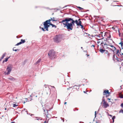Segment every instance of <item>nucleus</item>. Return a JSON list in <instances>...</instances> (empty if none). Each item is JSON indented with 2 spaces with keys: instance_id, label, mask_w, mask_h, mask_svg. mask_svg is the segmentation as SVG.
Returning a JSON list of instances; mask_svg holds the SVG:
<instances>
[{
  "instance_id": "obj_9",
  "label": "nucleus",
  "mask_w": 123,
  "mask_h": 123,
  "mask_svg": "<svg viewBox=\"0 0 123 123\" xmlns=\"http://www.w3.org/2000/svg\"><path fill=\"white\" fill-rule=\"evenodd\" d=\"M116 56L117 58L118 59V58L120 57V54H119V50L117 49L116 54Z\"/></svg>"
},
{
  "instance_id": "obj_42",
  "label": "nucleus",
  "mask_w": 123,
  "mask_h": 123,
  "mask_svg": "<svg viewBox=\"0 0 123 123\" xmlns=\"http://www.w3.org/2000/svg\"><path fill=\"white\" fill-rule=\"evenodd\" d=\"M78 7L80 9V10H81L83 9V8H82L80 7Z\"/></svg>"
},
{
  "instance_id": "obj_37",
  "label": "nucleus",
  "mask_w": 123,
  "mask_h": 123,
  "mask_svg": "<svg viewBox=\"0 0 123 123\" xmlns=\"http://www.w3.org/2000/svg\"><path fill=\"white\" fill-rule=\"evenodd\" d=\"M52 27H55V28H56V25H53V24L52 25Z\"/></svg>"
},
{
  "instance_id": "obj_8",
  "label": "nucleus",
  "mask_w": 123,
  "mask_h": 123,
  "mask_svg": "<svg viewBox=\"0 0 123 123\" xmlns=\"http://www.w3.org/2000/svg\"><path fill=\"white\" fill-rule=\"evenodd\" d=\"M68 18H66L64 19H63L62 21L60 22V23H62L63 24L65 25H66L65 24H67V22H68Z\"/></svg>"
},
{
  "instance_id": "obj_44",
  "label": "nucleus",
  "mask_w": 123,
  "mask_h": 123,
  "mask_svg": "<svg viewBox=\"0 0 123 123\" xmlns=\"http://www.w3.org/2000/svg\"><path fill=\"white\" fill-rule=\"evenodd\" d=\"M111 36L110 34L109 36L108 37V38H109V39L111 38Z\"/></svg>"
},
{
  "instance_id": "obj_34",
  "label": "nucleus",
  "mask_w": 123,
  "mask_h": 123,
  "mask_svg": "<svg viewBox=\"0 0 123 123\" xmlns=\"http://www.w3.org/2000/svg\"><path fill=\"white\" fill-rule=\"evenodd\" d=\"M51 19H50L51 20L53 21H55V22H56L57 21V20H54V19H52V18H51Z\"/></svg>"
},
{
  "instance_id": "obj_49",
  "label": "nucleus",
  "mask_w": 123,
  "mask_h": 123,
  "mask_svg": "<svg viewBox=\"0 0 123 123\" xmlns=\"http://www.w3.org/2000/svg\"><path fill=\"white\" fill-rule=\"evenodd\" d=\"M96 111H95V118L96 117Z\"/></svg>"
},
{
  "instance_id": "obj_7",
  "label": "nucleus",
  "mask_w": 123,
  "mask_h": 123,
  "mask_svg": "<svg viewBox=\"0 0 123 123\" xmlns=\"http://www.w3.org/2000/svg\"><path fill=\"white\" fill-rule=\"evenodd\" d=\"M103 33H100V34H99L98 35H95V36L96 37L98 38V40H100L101 39H103L104 38L103 36Z\"/></svg>"
},
{
  "instance_id": "obj_31",
  "label": "nucleus",
  "mask_w": 123,
  "mask_h": 123,
  "mask_svg": "<svg viewBox=\"0 0 123 123\" xmlns=\"http://www.w3.org/2000/svg\"><path fill=\"white\" fill-rule=\"evenodd\" d=\"M49 20V25H51V26H52V25H53V24H52V23H51L50 22V21H51V20L50 19H49V20Z\"/></svg>"
},
{
  "instance_id": "obj_11",
  "label": "nucleus",
  "mask_w": 123,
  "mask_h": 123,
  "mask_svg": "<svg viewBox=\"0 0 123 123\" xmlns=\"http://www.w3.org/2000/svg\"><path fill=\"white\" fill-rule=\"evenodd\" d=\"M8 79L12 81H14L16 80V79L15 78L12 76H10L8 78Z\"/></svg>"
},
{
  "instance_id": "obj_2",
  "label": "nucleus",
  "mask_w": 123,
  "mask_h": 123,
  "mask_svg": "<svg viewBox=\"0 0 123 123\" xmlns=\"http://www.w3.org/2000/svg\"><path fill=\"white\" fill-rule=\"evenodd\" d=\"M48 55L49 58L52 59L55 58L56 56V53L54 50H50L48 53Z\"/></svg>"
},
{
  "instance_id": "obj_18",
  "label": "nucleus",
  "mask_w": 123,
  "mask_h": 123,
  "mask_svg": "<svg viewBox=\"0 0 123 123\" xmlns=\"http://www.w3.org/2000/svg\"><path fill=\"white\" fill-rule=\"evenodd\" d=\"M6 55V53H4L2 55V56L1 57L0 59V61H1V60H2L4 57V56H5V55Z\"/></svg>"
},
{
  "instance_id": "obj_47",
  "label": "nucleus",
  "mask_w": 123,
  "mask_h": 123,
  "mask_svg": "<svg viewBox=\"0 0 123 123\" xmlns=\"http://www.w3.org/2000/svg\"><path fill=\"white\" fill-rule=\"evenodd\" d=\"M121 106L122 107H123V103H122L121 104Z\"/></svg>"
},
{
  "instance_id": "obj_55",
  "label": "nucleus",
  "mask_w": 123,
  "mask_h": 123,
  "mask_svg": "<svg viewBox=\"0 0 123 123\" xmlns=\"http://www.w3.org/2000/svg\"><path fill=\"white\" fill-rule=\"evenodd\" d=\"M65 6L63 8H64L65 7H66L67 6Z\"/></svg>"
},
{
  "instance_id": "obj_3",
  "label": "nucleus",
  "mask_w": 123,
  "mask_h": 123,
  "mask_svg": "<svg viewBox=\"0 0 123 123\" xmlns=\"http://www.w3.org/2000/svg\"><path fill=\"white\" fill-rule=\"evenodd\" d=\"M66 25L64 26V27H66L68 31H69L70 30H72L73 28V27L72 26V24L71 23H69L68 22H67V24H65Z\"/></svg>"
},
{
  "instance_id": "obj_10",
  "label": "nucleus",
  "mask_w": 123,
  "mask_h": 123,
  "mask_svg": "<svg viewBox=\"0 0 123 123\" xmlns=\"http://www.w3.org/2000/svg\"><path fill=\"white\" fill-rule=\"evenodd\" d=\"M103 106L104 108H106L107 107L109 106V104L106 102H105L103 103Z\"/></svg>"
},
{
  "instance_id": "obj_28",
  "label": "nucleus",
  "mask_w": 123,
  "mask_h": 123,
  "mask_svg": "<svg viewBox=\"0 0 123 123\" xmlns=\"http://www.w3.org/2000/svg\"><path fill=\"white\" fill-rule=\"evenodd\" d=\"M15 48V47H14L13 49V50L14 51H17L18 50V49H14Z\"/></svg>"
},
{
  "instance_id": "obj_33",
  "label": "nucleus",
  "mask_w": 123,
  "mask_h": 123,
  "mask_svg": "<svg viewBox=\"0 0 123 123\" xmlns=\"http://www.w3.org/2000/svg\"><path fill=\"white\" fill-rule=\"evenodd\" d=\"M119 113H123V110L122 109L121 110L119 111Z\"/></svg>"
},
{
  "instance_id": "obj_39",
  "label": "nucleus",
  "mask_w": 123,
  "mask_h": 123,
  "mask_svg": "<svg viewBox=\"0 0 123 123\" xmlns=\"http://www.w3.org/2000/svg\"><path fill=\"white\" fill-rule=\"evenodd\" d=\"M115 118V116H113L112 118V120H114V119Z\"/></svg>"
},
{
  "instance_id": "obj_61",
  "label": "nucleus",
  "mask_w": 123,
  "mask_h": 123,
  "mask_svg": "<svg viewBox=\"0 0 123 123\" xmlns=\"http://www.w3.org/2000/svg\"><path fill=\"white\" fill-rule=\"evenodd\" d=\"M67 103V102H65V103H64V104L65 105L66 103Z\"/></svg>"
},
{
  "instance_id": "obj_16",
  "label": "nucleus",
  "mask_w": 123,
  "mask_h": 123,
  "mask_svg": "<svg viewBox=\"0 0 123 123\" xmlns=\"http://www.w3.org/2000/svg\"><path fill=\"white\" fill-rule=\"evenodd\" d=\"M41 61V59H39L36 63L35 64L36 65L38 64Z\"/></svg>"
},
{
  "instance_id": "obj_48",
  "label": "nucleus",
  "mask_w": 123,
  "mask_h": 123,
  "mask_svg": "<svg viewBox=\"0 0 123 123\" xmlns=\"http://www.w3.org/2000/svg\"><path fill=\"white\" fill-rule=\"evenodd\" d=\"M91 47H93V48H94L95 47V46L94 45H92L91 46Z\"/></svg>"
},
{
  "instance_id": "obj_21",
  "label": "nucleus",
  "mask_w": 123,
  "mask_h": 123,
  "mask_svg": "<svg viewBox=\"0 0 123 123\" xmlns=\"http://www.w3.org/2000/svg\"><path fill=\"white\" fill-rule=\"evenodd\" d=\"M25 42V40L23 39H21V41L20 42L21 43V44L24 43Z\"/></svg>"
},
{
  "instance_id": "obj_29",
  "label": "nucleus",
  "mask_w": 123,
  "mask_h": 123,
  "mask_svg": "<svg viewBox=\"0 0 123 123\" xmlns=\"http://www.w3.org/2000/svg\"><path fill=\"white\" fill-rule=\"evenodd\" d=\"M119 44H121V47L123 46V43L122 41L119 43Z\"/></svg>"
},
{
  "instance_id": "obj_52",
  "label": "nucleus",
  "mask_w": 123,
  "mask_h": 123,
  "mask_svg": "<svg viewBox=\"0 0 123 123\" xmlns=\"http://www.w3.org/2000/svg\"><path fill=\"white\" fill-rule=\"evenodd\" d=\"M113 58H115V54H114V55H113Z\"/></svg>"
},
{
  "instance_id": "obj_43",
  "label": "nucleus",
  "mask_w": 123,
  "mask_h": 123,
  "mask_svg": "<svg viewBox=\"0 0 123 123\" xmlns=\"http://www.w3.org/2000/svg\"><path fill=\"white\" fill-rule=\"evenodd\" d=\"M61 118L62 120H63V122H64V118H62L61 117Z\"/></svg>"
},
{
  "instance_id": "obj_4",
  "label": "nucleus",
  "mask_w": 123,
  "mask_h": 123,
  "mask_svg": "<svg viewBox=\"0 0 123 123\" xmlns=\"http://www.w3.org/2000/svg\"><path fill=\"white\" fill-rule=\"evenodd\" d=\"M12 65L11 64L9 65L6 68V70L7 71V73L6 72H5V75L7 74V75L9 74L11 72L12 70Z\"/></svg>"
},
{
  "instance_id": "obj_30",
  "label": "nucleus",
  "mask_w": 123,
  "mask_h": 123,
  "mask_svg": "<svg viewBox=\"0 0 123 123\" xmlns=\"http://www.w3.org/2000/svg\"><path fill=\"white\" fill-rule=\"evenodd\" d=\"M21 44V43H20V42L19 43H17L16 45H16V46H18V45H19L20 44Z\"/></svg>"
},
{
  "instance_id": "obj_41",
  "label": "nucleus",
  "mask_w": 123,
  "mask_h": 123,
  "mask_svg": "<svg viewBox=\"0 0 123 123\" xmlns=\"http://www.w3.org/2000/svg\"><path fill=\"white\" fill-rule=\"evenodd\" d=\"M100 17L99 16H96V18H100Z\"/></svg>"
},
{
  "instance_id": "obj_23",
  "label": "nucleus",
  "mask_w": 123,
  "mask_h": 123,
  "mask_svg": "<svg viewBox=\"0 0 123 123\" xmlns=\"http://www.w3.org/2000/svg\"><path fill=\"white\" fill-rule=\"evenodd\" d=\"M81 23H82V22L80 21L79 22H78V25H77V26H79L80 25H81Z\"/></svg>"
},
{
  "instance_id": "obj_57",
  "label": "nucleus",
  "mask_w": 123,
  "mask_h": 123,
  "mask_svg": "<svg viewBox=\"0 0 123 123\" xmlns=\"http://www.w3.org/2000/svg\"><path fill=\"white\" fill-rule=\"evenodd\" d=\"M109 116L111 117H112V116L111 115H109Z\"/></svg>"
},
{
  "instance_id": "obj_45",
  "label": "nucleus",
  "mask_w": 123,
  "mask_h": 123,
  "mask_svg": "<svg viewBox=\"0 0 123 123\" xmlns=\"http://www.w3.org/2000/svg\"><path fill=\"white\" fill-rule=\"evenodd\" d=\"M78 109H77V108H75V109H74V111H75V110H78Z\"/></svg>"
},
{
  "instance_id": "obj_32",
  "label": "nucleus",
  "mask_w": 123,
  "mask_h": 123,
  "mask_svg": "<svg viewBox=\"0 0 123 123\" xmlns=\"http://www.w3.org/2000/svg\"><path fill=\"white\" fill-rule=\"evenodd\" d=\"M104 97H103V99H102V102H104H104H106L105 101V99H104Z\"/></svg>"
},
{
  "instance_id": "obj_27",
  "label": "nucleus",
  "mask_w": 123,
  "mask_h": 123,
  "mask_svg": "<svg viewBox=\"0 0 123 123\" xmlns=\"http://www.w3.org/2000/svg\"><path fill=\"white\" fill-rule=\"evenodd\" d=\"M75 21V23L77 24V25H78V20H76Z\"/></svg>"
},
{
  "instance_id": "obj_56",
  "label": "nucleus",
  "mask_w": 123,
  "mask_h": 123,
  "mask_svg": "<svg viewBox=\"0 0 123 123\" xmlns=\"http://www.w3.org/2000/svg\"><path fill=\"white\" fill-rule=\"evenodd\" d=\"M114 122V120H112V123H113Z\"/></svg>"
},
{
  "instance_id": "obj_40",
  "label": "nucleus",
  "mask_w": 123,
  "mask_h": 123,
  "mask_svg": "<svg viewBox=\"0 0 123 123\" xmlns=\"http://www.w3.org/2000/svg\"><path fill=\"white\" fill-rule=\"evenodd\" d=\"M24 110L27 113V114H28V112L27 111V110H26V109H24Z\"/></svg>"
},
{
  "instance_id": "obj_14",
  "label": "nucleus",
  "mask_w": 123,
  "mask_h": 123,
  "mask_svg": "<svg viewBox=\"0 0 123 123\" xmlns=\"http://www.w3.org/2000/svg\"><path fill=\"white\" fill-rule=\"evenodd\" d=\"M103 93H104L103 94L104 95H105V94H109V93H110L109 92V90H104L103 92Z\"/></svg>"
},
{
  "instance_id": "obj_64",
  "label": "nucleus",
  "mask_w": 123,
  "mask_h": 123,
  "mask_svg": "<svg viewBox=\"0 0 123 123\" xmlns=\"http://www.w3.org/2000/svg\"><path fill=\"white\" fill-rule=\"evenodd\" d=\"M84 93H86V92H85L84 91Z\"/></svg>"
},
{
  "instance_id": "obj_17",
  "label": "nucleus",
  "mask_w": 123,
  "mask_h": 123,
  "mask_svg": "<svg viewBox=\"0 0 123 123\" xmlns=\"http://www.w3.org/2000/svg\"><path fill=\"white\" fill-rule=\"evenodd\" d=\"M104 43V42H102L101 43L100 45L101 46V48L103 49H105V46H104V45L103 44Z\"/></svg>"
},
{
  "instance_id": "obj_51",
  "label": "nucleus",
  "mask_w": 123,
  "mask_h": 123,
  "mask_svg": "<svg viewBox=\"0 0 123 123\" xmlns=\"http://www.w3.org/2000/svg\"><path fill=\"white\" fill-rule=\"evenodd\" d=\"M119 35L120 37V33L119 32Z\"/></svg>"
},
{
  "instance_id": "obj_46",
  "label": "nucleus",
  "mask_w": 123,
  "mask_h": 123,
  "mask_svg": "<svg viewBox=\"0 0 123 123\" xmlns=\"http://www.w3.org/2000/svg\"><path fill=\"white\" fill-rule=\"evenodd\" d=\"M71 24H72V26H73H73L74 25V23H71Z\"/></svg>"
},
{
  "instance_id": "obj_26",
  "label": "nucleus",
  "mask_w": 123,
  "mask_h": 123,
  "mask_svg": "<svg viewBox=\"0 0 123 123\" xmlns=\"http://www.w3.org/2000/svg\"><path fill=\"white\" fill-rule=\"evenodd\" d=\"M9 57H8V58H6L5 60H4L3 61V62H7L8 61V59H9Z\"/></svg>"
},
{
  "instance_id": "obj_24",
  "label": "nucleus",
  "mask_w": 123,
  "mask_h": 123,
  "mask_svg": "<svg viewBox=\"0 0 123 123\" xmlns=\"http://www.w3.org/2000/svg\"><path fill=\"white\" fill-rule=\"evenodd\" d=\"M109 45L112 48H114L115 49V50H116L117 49L113 45H110L109 44Z\"/></svg>"
},
{
  "instance_id": "obj_58",
  "label": "nucleus",
  "mask_w": 123,
  "mask_h": 123,
  "mask_svg": "<svg viewBox=\"0 0 123 123\" xmlns=\"http://www.w3.org/2000/svg\"><path fill=\"white\" fill-rule=\"evenodd\" d=\"M44 123H46V121H44Z\"/></svg>"
},
{
  "instance_id": "obj_59",
  "label": "nucleus",
  "mask_w": 123,
  "mask_h": 123,
  "mask_svg": "<svg viewBox=\"0 0 123 123\" xmlns=\"http://www.w3.org/2000/svg\"><path fill=\"white\" fill-rule=\"evenodd\" d=\"M121 47V48L122 49H123V46Z\"/></svg>"
},
{
  "instance_id": "obj_62",
  "label": "nucleus",
  "mask_w": 123,
  "mask_h": 123,
  "mask_svg": "<svg viewBox=\"0 0 123 123\" xmlns=\"http://www.w3.org/2000/svg\"><path fill=\"white\" fill-rule=\"evenodd\" d=\"M117 61H119V62L120 61H119V60L117 59Z\"/></svg>"
},
{
  "instance_id": "obj_54",
  "label": "nucleus",
  "mask_w": 123,
  "mask_h": 123,
  "mask_svg": "<svg viewBox=\"0 0 123 123\" xmlns=\"http://www.w3.org/2000/svg\"><path fill=\"white\" fill-rule=\"evenodd\" d=\"M37 120H41V119H40V118H38V119H37Z\"/></svg>"
},
{
  "instance_id": "obj_5",
  "label": "nucleus",
  "mask_w": 123,
  "mask_h": 123,
  "mask_svg": "<svg viewBox=\"0 0 123 123\" xmlns=\"http://www.w3.org/2000/svg\"><path fill=\"white\" fill-rule=\"evenodd\" d=\"M43 110L44 112H45L44 113V116L46 118H51V115L49 114V113H48V111L50 110H51V109H50V110L46 109V112H45V109H43Z\"/></svg>"
},
{
  "instance_id": "obj_35",
  "label": "nucleus",
  "mask_w": 123,
  "mask_h": 123,
  "mask_svg": "<svg viewBox=\"0 0 123 123\" xmlns=\"http://www.w3.org/2000/svg\"><path fill=\"white\" fill-rule=\"evenodd\" d=\"M103 44L104 45V46H106L108 45V44L106 43V42H105V43H103Z\"/></svg>"
},
{
  "instance_id": "obj_19",
  "label": "nucleus",
  "mask_w": 123,
  "mask_h": 123,
  "mask_svg": "<svg viewBox=\"0 0 123 123\" xmlns=\"http://www.w3.org/2000/svg\"><path fill=\"white\" fill-rule=\"evenodd\" d=\"M99 51L101 53H103L105 52V50L102 49H100Z\"/></svg>"
},
{
  "instance_id": "obj_38",
  "label": "nucleus",
  "mask_w": 123,
  "mask_h": 123,
  "mask_svg": "<svg viewBox=\"0 0 123 123\" xmlns=\"http://www.w3.org/2000/svg\"><path fill=\"white\" fill-rule=\"evenodd\" d=\"M17 105H17L16 104H13V107H15L16 106H17Z\"/></svg>"
},
{
  "instance_id": "obj_60",
  "label": "nucleus",
  "mask_w": 123,
  "mask_h": 123,
  "mask_svg": "<svg viewBox=\"0 0 123 123\" xmlns=\"http://www.w3.org/2000/svg\"><path fill=\"white\" fill-rule=\"evenodd\" d=\"M116 6H119V5H116Z\"/></svg>"
},
{
  "instance_id": "obj_1",
  "label": "nucleus",
  "mask_w": 123,
  "mask_h": 123,
  "mask_svg": "<svg viewBox=\"0 0 123 123\" xmlns=\"http://www.w3.org/2000/svg\"><path fill=\"white\" fill-rule=\"evenodd\" d=\"M49 20L46 21L44 22L43 25L44 28L40 26V28L43 31H49L48 28L49 27Z\"/></svg>"
},
{
  "instance_id": "obj_6",
  "label": "nucleus",
  "mask_w": 123,
  "mask_h": 123,
  "mask_svg": "<svg viewBox=\"0 0 123 123\" xmlns=\"http://www.w3.org/2000/svg\"><path fill=\"white\" fill-rule=\"evenodd\" d=\"M61 36L59 35H56L53 38L54 41L56 43H58L61 41Z\"/></svg>"
},
{
  "instance_id": "obj_36",
  "label": "nucleus",
  "mask_w": 123,
  "mask_h": 123,
  "mask_svg": "<svg viewBox=\"0 0 123 123\" xmlns=\"http://www.w3.org/2000/svg\"><path fill=\"white\" fill-rule=\"evenodd\" d=\"M80 26H81V29H82V30H83V29H85V28H83V25H80Z\"/></svg>"
},
{
  "instance_id": "obj_25",
  "label": "nucleus",
  "mask_w": 123,
  "mask_h": 123,
  "mask_svg": "<svg viewBox=\"0 0 123 123\" xmlns=\"http://www.w3.org/2000/svg\"><path fill=\"white\" fill-rule=\"evenodd\" d=\"M121 49L120 50V52H119V54H120V57H121V56L123 55V53H121Z\"/></svg>"
},
{
  "instance_id": "obj_63",
  "label": "nucleus",
  "mask_w": 123,
  "mask_h": 123,
  "mask_svg": "<svg viewBox=\"0 0 123 123\" xmlns=\"http://www.w3.org/2000/svg\"><path fill=\"white\" fill-rule=\"evenodd\" d=\"M14 123V122H12L11 123Z\"/></svg>"
},
{
  "instance_id": "obj_50",
  "label": "nucleus",
  "mask_w": 123,
  "mask_h": 123,
  "mask_svg": "<svg viewBox=\"0 0 123 123\" xmlns=\"http://www.w3.org/2000/svg\"><path fill=\"white\" fill-rule=\"evenodd\" d=\"M112 28L114 30H115V27H112Z\"/></svg>"
},
{
  "instance_id": "obj_12",
  "label": "nucleus",
  "mask_w": 123,
  "mask_h": 123,
  "mask_svg": "<svg viewBox=\"0 0 123 123\" xmlns=\"http://www.w3.org/2000/svg\"><path fill=\"white\" fill-rule=\"evenodd\" d=\"M68 22L69 21H72L71 22V23H75V20H74L73 18H68Z\"/></svg>"
},
{
  "instance_id": "obj_13",
  "label": "nucleus",
  "mask_w": 123,
  "mask_h": 123,
  "mask_svg": "<svg viewBox=\"0 0 123 123\" xmlns=\"http://www.w3.org/2000/svg\"><path fill=\"white\" fill-rule=\"evenodd\" d=\"M36 93L35 92H34L32 93L31 95L30 96L31 97L32 96L33 97L35 96L36 97H37V95H36Z\"/></svg>"
},
{
  "instance_id": "obj_22",
  "label": "nucleus",
  "mask_w": 123,
  "mask_h": 123,
  "mask_svg": "<svg viewBox=\"0 0 123 123\" xmlns=\"http://www.w3.org/2000/svg\"><path fill=\"white\" fill-rule=\"evenodd\" d=\"M118 59H119L120 61H123V55L121 56L120 58H118Z\"/></svg>"
},
{
  "instance_id": "obj_53",
  "label": "nucleus",
  "mask_w": 123,
  "mask_h": 123,
  "mask_svg": "<svg viewBox=\"0 0 123 123\" xmlns=\"http://www.w3.org/2000/svg\"><path fill=\"white\" fill-rule=\"evenodd\" d=\"M120 98H123V96H121L120 97Z\"/></svg>"
},
{
  "instance_id": "obj_20",
  "label": "nucleus",
  "mask_w": 123,
  "mask_h": 123,
  "mask_svg": "<svg viewBox=\"0 0 123 123\" xmlns=\"http://www.w3.org/2000/svg\"><path fill=\"white\" fill-rule=\"evenodd\" d=\"M86 34H87V35H86L87 36H89V38H91V37H93V36L92 35H89V34L87 33H86Z\"/></svg>"
},
{
  "instance_id": "obj_15",
  "label": "nucleus",
  "mask_w": 123,
  "mask_h": 123,
  "mask_svg": "<svg viewBox=\"0 0 123 123\" xmlns=\"http://www.w3.org/2000/svg\"><path fill=\"white\" fill-rule=\"evenodd\" d=\"M74 88L76 89L77 91H78L79 89V87L78 86L75 85L73 86Z\"/></svg>"
}]
</instances>
